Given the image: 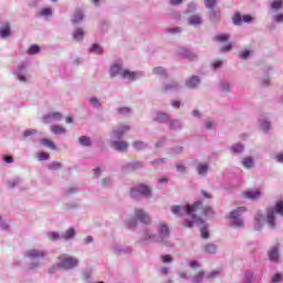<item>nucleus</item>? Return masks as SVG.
Masks as SVG:
<instances>
[{"instance_id":"27","label":"nucleus","mask_w":283,"mask_h":283,"mask_svg":"<svg viewBox=\"0 0 283 283\" xmlns=\"http://www.w3.org/2000/svg\"><path fill=\"white\" fill-rule=\"evenodd\" d=\"M83 36H85V32L83 31V29H76L73 32V39L75 41H83Z\"/></svg>"},{"instance_id":"32","label":"nucleus","mask_w":283,"mask_h":283,"mask_svg":"<svg viewBox=\"0 0 283 283\" xmlns=\"http://www.w3.org/2000/svg\"><path fill=\"white\" fill-rule=\"evenodd\" d=\"M78 143H81L83 147H90V145H92V139H90L87 136H82L78 138Z\"/></svg>"},{"instance_id":"5","label":"nucleus","mask_w":283,"mask_h":283,"mask_svg":"<svg viewBox=\"0 0 283 283\" xmlns=\"http://www.w3.org/2000/svg\"><path fill=\"white\" fill-rule=\"evenodd\" d=\"M170 234H171V231L169 230V226L160 222L158 228V235H159L160 242L165 247H169V241H167V239L169 238Z\"/></svg>"},{"instance_id":"62","label":"nucleus","mask_w":283,"mask_h":283,"mask_svg":"<svg viewBox=\"0 0 283 283\" xmlns=\"http://www.w3.org/2000/svg\"><path fill=\"white\" fill-rule=\"evenodd\" d=\"M60 239H61V234L60 233H56V232L52 233L51 240H60Z\"/></svg>"},{"instance_id":"24","label":"nucleus","mask_w":283,"mask_h":283,"mask_svg":"<svg viewBox=\"0 0 283 283\" xmlns=\"http://www.w3.org/2000/svg\"><path fill=\"white\" fill-rule=\"evenodd\" d=\"M84 15H83V11L81 10H76L72 20V23L76 24V23H81V21H83Z\"/></svg>"},{"instance_id":"46","label":"nucleus","mask_w":283,"mask_h":283,"mask_svg":"<svg viewBox=\"0 0 283 283\" xmlns=\"http://www.w3.org/2000/svg\"><path fill=\"white\" fill-rule=\"evenodd\" d=\"M36 156H38L39 160H49L50 159L49 153H39Z\"/></svg>"},{"instance_id":"9","label":"nucleus","mask_w":283,"mask_h":283,"mask_svg":"<svg viewBox=\"0 0 283 283\" xmlns=\"http://www.w3.org/2000/svg\"><path fill=\"white\" fill-rule=\"evenodd\" d=\"M135 218L139 220V222H143V224H151V217L143 209L135 210Z\"/></svg>"},{"instance_id":"1","label":"nucleus","mask_w":283,"mask_h":283,"mask_svg":"<svg viewBox=\"0 0 283 283\" xmlns=\"http://www.w3.org/2000/svg\"><path fill=\"white\" fill-rule=\"evenodd\" d=\"M201 207L202 201H196L195 203L188 206H172L171 212L174 216H185L186 213L187 218L182 224L184 227H187V229H191L193 224H205V220L196 216V213H198V209H201Z\"/></svg>"},{"instance_id":"14","label":"nucleus","mask_w":283,"mask_h":283,"mask_svg":"<svg viewBox=\"0 0 283 283\" xmlns=\"http://www.w3.org/2000/svg\"><path fill=\"white\" fill-rule=\"evenodd\" d=\"M53 120H63V114L59 112L49 113L46 116L43 117L44 123H50V119Z\"/></svg>"},{"instance_id":"22","label":"nucleus","mask_w":283,"mask_h":283,"mask_svg":"<svg viewBox=\"0 0 283 283\" xmlns=\"http://www.w3.org/2000/svg\"><path fill=\"white\" fill-rule=\"evenodd\" d=\"M76 235V230L70 228L66 232L62 234L63 240H72Z\"/></svg>"},{"instance_id":"54","label":"nucleus","mask_w":283,"mask_h":283,"mask_svg":"<svg viewBox=\"0 0 283 283\" xmlns=\"http://www.w3.org/2000/svg\"><path fill=\"white\" fill-rule=\"evenodd\" d=\"M91 105H93V107H101V103L95 97L91 98Z\"/></svg>"},{"instance_id":"49","label":"nucleus","mask_w":283,"mask_h":283,"mask_svg":"<svg viewBox=\"0 0 283 283\" xmlns=\"http://www.w3.org/2000/svg\"><path fill=\"white\" fill-rule=\"evenodd\" d=\"M144 240H146V242H149V241L154 242L156 240V235L146 233L145 237H144Z\"/></svg>"},{"instance_id":"45","label":"nucleus","mask_w":283,"mask_h":283,"mask_svg":"<svg viewBox=\"0 0 283 283\" xmlns=\"http://www.w3.org/2000/svg\"><path fill=\"white\" fill-rule=\"evenodd\" d=\"M282 3H283L282 0H274V1L272 2V9H273V10H280V8H282Z\"/></svg>"},{"instance_id":"13","label":"nucleus","mask_w":283,"mask_h":283,"mask_svg":"<svg viewBox=\"0 0 283 283\" xmlns=\"http://www.w3.org/2000/svg\"><path fill=\"white\" fill-rule=\"evenodd\" d=\"M112 147L116 149V151H127V148L129 147V144L127 142H113Z\"/></svg>"},{"instance_id":"42","label":"nucleus","mask_w":283,"mask_h":283,"mask_svg":"<svg viewBox=\"0 0 283 283\" xmlns=\"http://www.w3.org/2000/svg\"><path fill=\"white\" fill-rule=\"evenodd\" d=\"M161 261L164 264H169V262H174V256L170 254L161 255Z\"/></svg>"},{"instance_id":"38","label":"nucleus","mask_w":283,"mask_h":283,"mask_svg":"<svg viewBox=\"0 0 283 283\" xmlns=\"http://www.w3.org/2000/svg\"><path fill=\"white\" fill-rule=\"evenodd\" d=\"M171 90H178V83L172 82L171 84L164 86L163 92H171Z\"/></svg>"},{"instance_id":"35","label":"nucleus","mask_w":283,"mask_h":283,"mask_svg":"<svg viewBox=\"0 0 283 283\" xmlns=\"http://www.w3.org/2000/svg\"><path fill=\"white\" fill-rule=\"evenodd\" d=\"M61 167H63V164H61L59 161H53L49 165V169H51V171H59V169H61Z\"/></svg>"},{"instance_id":"43","label":"nucleus","mask_w":283,"mask_h":283,"mask_svg":"<svg viewBox=\"0 0 283 283\" xmlns=\"http://www.w3.org/2000/svg\"><path fill=\"white\" fill-rule=\"evenodd\" d=\"M244 149V146L240 145V144H237V145H233L232 146V151H234V154H240L242 153Z\"/></svg>"},{"instance_id":"26","label":"nucleus","mask_w":283,"mask_h":283,"mask_svg":"<svg viewBox=\"0 0 283 283\" xmlns=\"http://www.w3.org/2000/svg\"><path fill=\"white\" fill-rule=\"evenodd\" d=\"M213 39L214 41H217V43H226L227 41H229V39H231V36L227 33H223L216 35Z\"/></svg>"},{"instance_id":"21","label":"nucleus","mask_w":283,"mask_h":283,"mask_svg":"<svg viewBox=\"0 0 283 283\" xmlns=\"http://www.w3.org/2000/svg\"><path fill=\"white\" fill-rule=\"evenodd\" d=\"M52 134L59 135V134H65L67 129H65L64 126L61 125H53L51 126Z\"/></svg>"},{"instance_id":"16","label":"nucleus","mask_w":283,"mask_h":283,"mask_svg":"<svg viewBox=\"0 0 283 283\" xmlns=\"http://www.w3.org/2000/svg\"><path fill=\"white\" fill-rule=\"evenodd\" d=\"M260 196L261 192L259 190H248L243 192V198H248V200H258Z\"/></svg>"},{"instance_id":"41","label":"nucleus","mask_w":283,"mask_h":283,"mask_svg":"<svg viewBox=\"0 0 283 283\" xmlns=\"http://www.w3.org/2000/svg\"><path fill=\"white\" fill-rule=\"evenodd\" d=\"M182 54H185V56H187L190 61H195V59H198L196 54L190 53V51L187 49L182 51Z\"/></svg>"},{"instance_id":"60","label":"nucleus","mask_w":283,"mask_h":283,"mask_svg":"<svg viewBox=\"0 0 283 283\" xmlns=\"http://www.w3.org/2000/svg\"><path fill=\"white\" fill-rule=\"evenodd\" d=\"M118 114H129V108L128 107L118 108Z\"/></svg>"},{"instance_id":"31","label":"nucleus","mask_w":283,"mask_h":283,"mask_svg":"<svg viewBox=\"0 0 283 283\" xmlns=\"http://www.w3.org/2000/svg\"><path fill=\"white\" fill-rule=\"evenodd\" d=\"M153 73L157 74L158 76H167V71L163 66H156L153 69Z\"/></svg>"},{"instance_id":"11","label":"nucleus","mask_w":283,"mask_h":283,"mask_svg":"<svg viewBox=\"0 0 283 283\" xmlns=\"http://www.w3.org/2000/svg\"><path fill=\"white\" fill-rule=\"evenodd\" d=\"M129 129H130V127L127 125L119 126L118 128L113 129V134H114L115 138H120L122 136H125V134H127V132H129Z\"/></svg>"},{"instance_id":"6","label":"nucleus","mask_w":283,"mask_h":283,"mask_svg":"<svg viewBox=\"0 0 283 283\" xmlns=\"http://www.w3.org/2000/svg\"><path fill=\"white\" fill-rule=\"evenodd\" d=\"M130 196L133 198H138V196H144L145 198H151V189L148 186L139 185L138 188H133L130 190Z\"/></svg>"},{"instance_id":"29","label":"nucleus","mask_w":283,"mask_h":283,"mask_svg":"<svg viewBox=\"0 0 283 283\" xmlns=\"http://www.w3.org/2000/svg\"><path fill=\"white\" fill-rule=\"evenodd\" d=\"M208 170H209V165L207 164H199L197 167V171L199 176H205V174H207Z\"/></svg>"},{"instance_id":"15","label":"nucleus","mask_w":283,"mask_h":283,"mask_svg":"<svg viewBox=\"0 0 283 283\" xmlns=\"http://www.w3.org/2000/svg\"><path fill=\"white\" fill-rule=\"evenodd\" d=\"M200 85V77L193 75L186 81V87L193 90V87H198Z\"/></svg>"},{"instance_id":"57","label":"nucleus","mask_w":283,"mask_h":283,"mask_svg":"<svg viewBox=\"0 0 283 283\" xmlns=\"http://www.w3.org/2000/svg\"><path fill=\"white\" fill-rule=\"evenodd\" d=\"M189 266H190L191 269H198V268L200 266V263H199L198 261H191V262L189 263Z\"/></svg>"},{"instance_id":"63","label":"nucleus","mask_w":283,"mask_h":283,"mask_svg":"<svg viewBox=\"0 0 283 283\" xmlns=\"http://www.w3.org/2000/svg\"><path fill=\"white\" fill-rule=\"evenodd\" d=\"M275 21H276L277 23H283V14H277V15L275 17Z\"/></svg>"},{"instance_id":"10","label":"nucleus","mask_w":283,"mask_h":283,"mask_svg":"<svg viewBox=\"0 0 283 283\" xmlns=\"http://www.w3.org/2000/svg\"><path fill=\"white\" fill-rule=\"evenodd\" d=\"M198 213L199 216H205L206 218H209L211 216H213V208L207 206L203 207L202 202H201V208L198 209V211L196 212V217L198 218Z\"/></svg>"},{"instance_id":"51","label":"nucleus","mask_w":283,"mask_h":283,"mask_svg":"<svg viewBox=\"0 0 283 283\" xmlns=\"http://www.w3.org/2000/svg\"><path fill=\"white\" fill-rule=\"evenodd\" d=\"M233 48V44L230 42L227 45L222 46L220 49V52H230V50Z\"/></svg>"},{"instance_id":"34","label":"nucleus","mask_w":283,"mask_h":283,"mask_svg":"<svg viewBox=\"0 0 283 283\" xmlns=\"http://www.w3.org/2000/svg\"><path fill=\"white\" fill-rule=\"evenodd\" d=\"M133 147L136 151H143V149H146L147 145L143 142H134Z\"/></svg>"},{"instance_id":"64","label":"nucleus","mask_w":283,"mask_h":283,"mask_svg":"<svg viewBox=\"0 0 283 283\" xmlns=\"http://www.w3.org/2000/svg\"><path fill=\"white\" fill-rule=\"evenodd\" d=\"M277 163H283V153L275 156Z\"/></svg>"},{"instance_id":"19","label":"nucleus","mask_w":283,"mask_h":283,"mask_svg":"<svg viewBox=\"0 0 283 283\" xmlns=\"http://www.w3.org/2000/svg\"><path fill=\"white\" fill-rule=\"evenodd\" d=\"M269 258L271 262H279L280 260V253L277 252V248H272L269 251Z\"/></svg>"},{"instance_id":"36","label":"nucleus","mask_w":283,"mask_h":283,"mask_svg":"<svg viewBox=\"0 0 283 283\" xmlns=\"http://www.w3.org/2000/svg\"><path fill=\"white\" fill-rule=\"evenodd\" d=\"M203 3L208 10H212V8H216V3H218V0H203Z\"/></svg>"},{"instance_id":"17","label":"nucleus","mask_w":283,"mask_h":283,"mask_svg":"<svg viewBox=\"0 0 283 283\" xmlns=\"http://www.w3.org/2000/svg\"><path fill=\"white\" fill-rule=\"evenodd\" d=\"M123 70V64L120 63H115L111 66V76L112 78H114V76H118V74H123V72H120Z\"/></svg>"},{"instance_id":"39","label":"nucleus","mask_w":283,"mask_h":283,"mask_svg":"<svg viewBox=\"0 0 283 283\" xmlns=\"http://www.w3.org/2000/svg\"><path fill=\"white\" fill-rule=\"evenodd\" d=\"M40 51L41 49L39 48V45L33 44L28 49V54H39Z\"/></svg>"},{"instance_id":"40","label":"nucleus","mask_w":283,"mask_h":283,"mask_svg":"<svg viewBox=\"0 0 283 283\" xmlns=\"http://www.w3.org/2000/svg\"><path fill=\"white\" fill-rule=\"evenodd\" d=\"M242 163L247 169H251V167H253V159L251 157L244 158Z\"/></svg>"},{"instance_id":"59","label":"nucleus","mask_w":283,"mask_h":283,"mask_svg":"<svg viewBox=\"0 0 283 283\" xmlns=\"http://www.w3.org/2000/svg\"><path fill=\"white\" fill-rule=\"evenodd\" d=\"M4 163H7V164H12V163H14V158L12 157V156H4Z\"/></svg>"},{"instance_id":"47","label":"nucleus","mask_w":283,"mask_h":283,"mask_svg":"<svg viewBox=\"0 0 283 283\" xmlns=\"http://www.w3.org/2000/svg\"><path fill=\"white\" fill-rule=\"evenodd\" d=\"M201 238H203L205 240H207V238H209V231L207 230V226H205L203 228H201Z\"/></svg>"},{"instance_id":"12","label":"nucleus","mask_w":283,"mask_h":283,"mask_svg":"<svg viewBox=\"0 0 283 283\" xmlns=\"http://www.w3.org/2000/svg\"><path fill=\"white\" fill-rule=\"evenodd\" d=\"M129 129H130V127L127 125L119 126L118 128L113 129V134H114L115 138H120L122 136H125V134H127V132H129Z\"/></svg>"},{"instance_id":"55","label":"nucleus","mask_w":283,"mask_h":283,"mask_svg":"<svg viewBox=\"0 0 283 283\" xmlns=\"http://www.w3.org/2000/svg\"><path fill=\"white\" fill-rule=\"evenodd\" d=\"M137 224H138V221L136 219H130L128 221L129 229H134V227H136Z\"/></svg>"},{"instance_id":"4","label":"nucleus","mask_w":283,"mask_h":283,"mask_svg":"<svg viewBox=\"0 0 283 283\" xmlns=\"http://www.w3.org/2000/svg\"><path fill=\"white\" fill-rule=\"evenodd\" d=\"M245 211H247V207H239L237 210H233L232 212H230L229 218L233 227L243 226L242 219H240V213H244Z\"/></svg>"},{"instance_id":"8","label":"nucleus","mask_w":283,"mask_h":283,"mask_svg":"<svg viewBox=\"0 0 283 283\" xmlns=\"http://www.w3.org/2000/svg\"><path fill=\"white\" fill-rule=\"evenodd\" d=\"M253 18L250 14L241 15L240 12H235L232 17L234 25H242V23H251Z\"/></svg>"},{"instance_id":"7","label":"nucleus","mask_w":283,"mask_h":283,"mask_svg":"<svg viewBox=\"0 0 283 283\" xmlns=\"http://www.w3.org/2000/svg\"><path fill=\"white\" fill-rule=\"evenodd\" d=\"M45 255H48V252L42 249H31L25 253V258H29L30 260H43L45 259Z\"/></svg>"},{"instance_id":"52","label":"nucleus","mask_w":283,"mask_h":283,"mask_svg":"<svg viewBox=\"0 0 283 283\" xmlns=\"http://www.w3.org/2000/svg\"><path fill=\"white\" fill-rule=\"evenodd\" d=\"M272 282L273 283L282 282V274L281 273L274 274Z\"/></svg>"},{"instance_id":"53","label":"nucleus","mask_w":283,"mask_h":283,"mask_svg":"<svg viewBox=\"0 0 283 283\" xmlns=\"http://www.w3.org/2000/svg\"><path fill=\"white\" fill-rule=\"evenodd\" d=\"M170 128H171V129H178V128H180V122H178V120H172V122L170 123Z\"/></svg>"},{"instance_id":"30","label":"nucleus","mask_w":283,"mask_h":283,"mask_svg":"<svg viewBox=\"0 0 283 283\" xmlns=\"http://www.w3.org/2000/svg\"><path fill=\"white\" fill-rule=\"evenodd\" d=\"M216 251H218V248L216 247V244L208 243V244L205 245V252L206 253L213 254V253H216Z\"/></svg>"},{"instance_id":"2","label":"nucleus","mask_w":283,"mask_h":283,"mask_svg":"<svg viewBox=\"0 0 283 283\" xmlns=\"http://www.w3.org/2000/svg\"><path fill=\"white\" fill-rule=\"evenodd\" d=\"M60 263H57V269H76L78 266V259L70 256L67 254H62L57 258Z\"/></svg>"},{"instance_id":"33","label":"nucleus","mask_w":283,"mask_h":283,"mask_svg":"<svg viewBox=\"0 0 283 283\" xmlns=\"http://www.w3.org/2000/svg\"><path fill=\"white\" fill-rule=\"evenodd\" d=\"M157 123H167L169 120V116L165 113H158L156 116Z\"/></svg>"},{"instance_id":"58","label":"nucleus","mask_w":283,"mask_h":283,"mask_svg":"<svg viewBox=\"0 0 283 283\" xmlns=\"http://www.w3.org/2000/svg\"><path fill=\"white\" fill-rule=\"evenodd\" d=\"M249 54H251V52H249V50L242 51L240 56L241 59H249Z\"/></svg>"},{"instance_id":"23","label":"nucleus","mask_w":283,"mask_h":283,"mask_svg":"<svg viewBox=\"0 0 283 283\" xmlns=\"http://www.w3.org/2000/svg\"><path fill=\"white\" fill-rule=\"evenodd\" d=\"M205 280V271L200 270L197 274L192 276V283H202Z\"/></svg>"},{"instance_id":"20","label":"nucleus","mask_w":283,"mask_h":283,"mask_svg":"<svg viewBox=\"0 0 283 283\" xmlns=\"http://www.w3.org/2000/svg\"><path fill=\"white\" fill-rule=\"evenodd\" d=\"M189 25H200L202 23V18L199 14L191 15L188 20Z\"/></svg>"},{"instance_id":"25","label":"nucleus","mask_w":283,"mask_h":283,"mask_svg":"<svg viewBox=\"0 0 283 283\" xmlns=\"http://www.w3.org/2000/svg\"><path fill=\"white\" fill-rule=\"evenodd\" d=\"M120 74L123 78H129L130 81L136 80V72L124 70Z\"/></svg>"},{"instance_id":"44","label":"nucleus","mask_w":283,"mask_h":283,"mask_svg":"<svg viewBox=\"0 0 283 283\" xmlns=\"http://www.w3.org/2000/svg\"><path fill=\"white\" fill-rule=\"evenodd\" d=\"M91 52H95V54H103V49L98 44H93Z\"/></svg>"},{"instance_id":"56","label":"nucleus","mask_w":283,"mask_h":283,"mask_svg":"<svg viewBox=\"0 0 283 283\" xmlns=\"http://www.w3.org/2000/svg\"><path fill=\"white\" fill-rule=\"evenodd\" d=\"M36 134V130H24L23 136L24 138H28V136H34Z\"/></svg>"},{"instance_id":"48","label":"nucleus","mask_w":283,"mask_h":283,"mask_svg":"<svg viewBox=\"0 0 283 283\" xmlns=\"http://www.w3.org/2000/svg\"><path fill=\"white\" fill-rule=\"evenodd\" d=\"M210 19L211 21H216V19H220V11H211L210 12Z\"/></svg>"},{"instance_id":"18","label":"nucleus","mask_w":283,"mask_h":283,"mask_svg":"<svg viewBox=\"0 0 283 283\" xmlns=\"http://www.w3.org/2000/svg\"><path fill=\"white\" fill-rule=\"evenodd\" d=\"M10 23H3L0 28V36L1 39H8L10 36Z\"/></svg>"},{"instance_id":"50","label":"nucleus","mask_w":283,"mask_h":283,"mask_svg":"<svg viewBox=\"0 0 283 283\" xmlns=\"http://www.w3.org/2000/svg\"><path fill=\"white\" fill-rule=\"evenodd\" d=\"M42 17H50L52 14V9L51 8H44L41 11Z\"/></svg>"},{"instance_id":"28","label":"nucleus","mask_w":283,"mask_h":283,"mask_svg":"<svg viewBox=\"0 0 283 283\" xmlns=\"http://www.w3.org/2000/svg\"><path fill=\"white\" fill-rule=\"evenodd\" d=\"M41 145L48 147L49 149H56V145L51 139L44 138L40 140Z\"/></svg>"},{"instance_id":"37","label":"nucleus","mask_w":283,"mask_h":283,"mask_svg":"<svg viewBox=\"0 0 283 283\" xmlns=\"http://www.w3.org/2000/svg\"><path fill=\"white\" fill-rule=\"evenodd\" d=\"M220 275V270H212L207 274V280H216V277Z\"/></svg>"},{"instance_id":"3","label":"nucleus","mask_w":283,"mask_h":283,"mask_svg":"<svg viewBox=\"0 0 283 283\" xmlns=\"http://www.w3.org/2000/svg\"><path fill=\"white\" fill-rule=\"evenodd\" d=\"M275 213L283 216V201H279L275 203L274 210L268 211V223L270 227H275Z\"/></svg>"},{"instance_id":"61","label":"nucleus","mask_w":283,"mask_h":283,"mask_svg":"<svg viewBox=\"0 0 283 283\" xmlns=\"http://www.w3.org/2000/svg\"><path fill=\"white\" fill-rule=\"evenodd\" d=\"M262 219H263L262 214L258 213L256 217H255L256 224H261L262 223Z\"/></svg>"}]
</instances>
